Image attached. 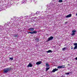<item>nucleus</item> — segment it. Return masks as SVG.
Wrapping results in <instances>:
<instances>
[{
  "instance_id": "1",
  "label": "nucleus",
  "mask_w": 77,
  "mask_h": 77,
  "mask_svg": "<svg viewBox=\"0 0 77 77\" xmlns=\"http://www.w3.org/2000/svg\"><path fill=\"white\" fill-rule=\"evenodd\" d=\"M11 70V68L8 67L7 68H5L3 70L4 73H6L8 72H9Z\"/></svg>"
},
{
  "instance_id": "2",
  "label": "nucleus",
  "mask_w": 77,
  "mask_h": 77,
  "mask_svg": "<svg viewBox=\"0 0 77 77\" xmlns=\"http://www.w3.org/2000/svg\"><path fill=\"white\" fill-rule=\"evenodd\" d=\"M72 33L71 34L72 36H74V35H75V32H76V30L73 29L72 31Z\"/></svg>"
},
{
  "instance_id": "3",
  "label": "nucleus",
  "mask_w": 77,
  "mask_h": 77,
  "mask_svg": "<svg viewBox=\"0 0 77 77\" xmlns=\"http://www.w3.org/2000/svg\"><path fill=\"white\" fill-rule=\"evenodd\" d=\"M65 65L59 66L57 67V68L59 69H60V68H65Z\"/></svg>"
},
{
  "instance_id": "4",
  "label": "nucleus",
  "mask_w": 77,
  "mask_h": 77,
  "mask_svg": "<svg viewBox=\"0 0 77 77\" xmlns=\"http://www.w3.org/2000/svg\"><path fill=\"white\" fill-rule=\"evenodd\" d=\"M54 38V37L52 36H51L50 37L48 38V41H51V40H52Z\"/></svg>"
},
{
  "instance_id": "5",
  "label": "nucleus",
  "mask_w": 77,
  "mask_h": 77,
  "mask_svg": "<svg viewBox=\"0 0 77 77\" xmlns=\"http://www.w3.org/2000/svg\"><path fill=\"white\" fill-rule=\"evenodd\" d=\"M57 71H58V69L56 68L54 69L51 72H55Z\"/></svg>"
},
{
  "instance_id": "6",
  "label": "nucleus",
  "mask_w": 77,
  "mask_h": 77,
  "mask_svg": "<svg viewBox=\"0 0 77 77\" xmlns=\"http://www.w3.org/2000/svg\"><path fill=\"white\" fill-rule=\"evenodd\" d=\"M33 64H31V63H29L27 66V67H32Z\"/></svg>"
},
{
  "instance_id": "7",
  "label": "nucleus",
  "mask_w": 77,
  "mask_h": 77,
  "mask_svg": "<svg viewBox=\"0 0 77 77\" xmlns=\"http://www.w3.org/2000/svg\"><path fill=\"white\" fill-rule=\"evenodd\" d=\"M42 63V61H39L37 62L36 63V65H40V64H41Z\"/></svg>"
},
{
  "instance_id": "8",
  "label": "nucleus",
  "mask_w": 77,
  "mask_h": 77,
  "mask_svg": "<svg viewBox=\"0 0 77 77\" xmlns=\"http://www.w3.org/2000/svg\"><path fill=\"white\" fill-rule=\"evenodd\" d=\"M13 36L14 37H15L16 38H18V36H19L18 34L13 35Z\"/></svg>"
},
{
  "instance_id": "9",
  "label": "nucleus",
  "mask_w": 77,
  "mask_h": 77,
  "mask_svg": "<svg viewBox=\"0 0 77 77\" xmlns=\"http://www.w3.org/2000/svg\"><path fill=\"white\" fill-rule=\"evenodd\" d=\"M71 14H70L69 15H67L66 16V18H69V17H71Z\"/></svg>"
},
{
  "instance_id": "10",
  "label": "nucleus",
  "mask_w": 77,
  "mask_h": 77,
  "mask_svg": "<svg viewBox=\"0 0 77 77\" xmlns=\"http://www.w3.org/2000/svg\"><path fill=\"white\" fill-rule=\"evenodd\" d=\"M28 30L30 31H33V30H34V29L33 28H29Z\"/></svg>"
},
{
  "instance_id": "11",
  "label": "nucleus",
  "mask_w": 77,
  "mask_h": 77,
  "mask_svg": "<svg viewBox=\"0 0 77 77\" xmlns=\"http://www.w3.org/2000/svg\"><path fill=\"white\" fill-rule=\"evenodd\" d=\"M46 52L48 53H52L53 51H51V50H49L48 51H46Z\"/></svg>"
},
{
  "instance_id": "12",
  "label": "nucleus",
  "mask_w": 77,
  "mask_h": 77,
  "mask_svg": "<svg viewBox=\"0 0 77 77\" xmlns=\"http://www.w3.org/2000/svg\"><path fill=\"white\" fill-rule=\"evenodd\" d=\"M46 67H48L50 66H49V64H48V63H46Z\"/></svg>"
},
{
  "instance_id": "13",
  "label": "nucleus",
  "mask_w": 77,
  "mask_h": 77,
  "mask_svg": "<svg viewBox=\"0 0 77 77\" xmlns=\"http://www.w3.org/2000/svg\"><path fill=\"white\" fill-rule=\"evenodd\" d=\"M33 33L36 34V33H37V32L35 31H32V34H33Z\"/></svg>"
},
{
  "instance_id": "14",
  "label": "nucleus",
  "mask_w": 77,
  "mask_h": 77,
  "mask_svg": "<svg viewBox=\"0 0 77 77\" xmlns=\"http://www.w3.org/2000/svg\"><path fill=\"white\" fill-rule=\"evenodd\" d=\"M50 68V67H46V71H47L48 69Z\"/></svg>"
},
{
  "instance_id": "15",
  "label": "nucleus",
  "mask_w": 77,
  "mask_h": 77,
  "mask_svg": "<svg viewBox=\"0 0 77 77\" xmlns=\"http://www.w3.org/2000/svg\"><path fill=\"white\" fill-rule=\"evenodd\" d=\"M62 50L63 51H65V50H66V48H63L62 49Z\"/></svg>"
},
{
  "instance_id": "16",
  "label": "nucleus",
  "mask_w": 77,
  "mask_h": 77,
  "mask_svg": "<svg viewBox=\"0 0 77 77\" xmlns=\"http://www.w3.org/2000/svg\"><path fill=\"white\" fill-rule=\"evenodd\" d=\"M9 58H10V60H13V57H12V58H11L10 57H9Z\"/></svg>"
},
{
  "instance_id": "17",
  "label": "nucleus",
  "mask_w": 77,
  "mask_h": 77,
  "mask_svg": "<svg viewBox=\"0 0 77 77\" xmlns=\"http://www.w3.org/2000/svg\"><path fill=\"white\" fill-rule=\"evenodd\" d=\"M62 2H63V1L62 0H60L58 1V2H59V3H62Z\"/></svg>"
},
{
  "instance_id": "18",
  "label": "nucleus",
  "mask_w": 77,
  "mask_h": 77,
  "mask_svg": "<svg viewBox=\"0 0 77 77\" xmlns=\"http://www.w3.org/2000/svg\"><path fill=\"white\" fill-rule=\"evenodd\" d=\"M35 40L37 42H39V38H37L35 39Z\"/></svg>"
},
{
  "instance_id": "19",
  "label": "nucleus",
  "mask_w": 77,
  "mask_h": 77,
  "mask_svg": "<svg viewBox=\"0 0 77 77\" xmlns=\"http://www.w3.org/2000/svg\"><path fill=\"white\" fill-rule=\"evenodd\" d=\"M75 49H77V46H75L74 48V50H75Z\"/></svg>"
},
{
  "instance_id": "20",
  "label": "nucleus",
  "mask_w": 77,
  "mask_h": 77,
  "mask_svg": "<svg viewBox=\"0 0 77 77\" xmlns=\"http://www.w3.org/2000/svg\"><path fill=\"white\" fill-rule=\"evenodd\" d=\"M73 45L75 46H77V43H75L73 44Z\"/></svg>"
},
{
  "instance_id": "21",
  "label": "nucleus",
  "mask_w": 77,
  "mask_h": 77,
  "mask_svg": "<svg viewBox=\"0 0 77 77\" xmlns=\"http://www.w3.org/2000/svg\"><path fill=\"white\" fill-rule=\"evenodd\" d=\"M71 73L70 72H68V73H66V74H67V75H68V74H69V73Z\"/></svg>"
},
{
  "instance_id": "22",
  "label": "nucleus",
  "mask_w": 77,
  "mask_h": 77,
  "mask_svg": "<svg viewBox=\"0 0 77 77\" xmlns=\"http://www.w3.org/2000/svg\"><path fill=\"white\" fill-rule=\"evenodd\" d=\"M28 33H31V34H32V31L31 32H28Z\"/></svg>"
},
{
  "instance_id": "23",
  "label": "nucleus",
  "mask_w": 77,
  "mask_h": 77,
  "mask_svg": "<svg viewBox=\"0 0 77 77\" xmlns=\"http://www.w3.org/2000/svg\"><path fill=\"white\" fill-rule=\"evenodd\" d=\"M68 23V22H65L64 23H65V24H67V23Z\"/></svg>"
},
{
  "instance_id": "24",
  "label": "nucleus",
  "mask_w": 77,
  "mask_h": 77,
  "mask_svg": "<svg viewBox=\"0 0 77 77\" xmlns=\"http://www.w3.org/2000/svg\"><path fill=\"white\" fill-rule=\"evenodd\" d=\"M39 14V12L37 11L36 13V14Z\"/></svg>"
},
{
  "instance_id": "25",
  "label": "nucleus",
  "mask_w": 77,
  "mask_h": 77,
  "mask_svg": "<svg viewBox=\"0 0 77 77\" xmlns=\"http://www.w3.org/2000/svg\"><path fill=\"white\" fill-rule=\"evenodd\" d=\"M71 50H72V49H74V48L72 47L71 48Z\"/></svg>"
},
{
  "instance_id": "26",
  "label": "nucleus",
  "mask_w": 77,
  "mask_h": 77,
  "mask_svg": "<svg viewBox=\"0 0 77 77\" xmlns=\"http://www.w3.org/2000/svg\"><path fill=\"white\" fill-rule=\"evenodd\" d=\"M76 16H77V13L76 14Z\"/></svg>"
},
{
  "instance_id": "27",
  "label": "nucleus",
  "mask_w": 77,
  "mask_h": 77,
  "mask_svg": "<svg viewBox=\"0 0 77 77\" xmlns=\"http://www.w3.org/2000/svg\"><path fill=\"white\" fill-rule=\"evenodd\" d=\"M53 1H54V0H53Z\"/></svg>"
}]
</instances>
